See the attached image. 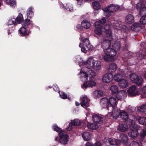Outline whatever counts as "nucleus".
Instances as JSON below:
<instances>
[{"mask_svg": "<svg viewBox=\"0 0 146 146\" xmlns=\"http://www.w3.org/2000/svg\"><path fill=\"white\" fill-rule=\"evenodd\" d=\"M2 2L1 1H0V6L1 5H2Z\"/></svg>", "mask_w": 146, "mask_h": 146, "instance_id": "obj_63", "label": "nucleus"}, {"mask_svg": "<svg viewBox=\"0 0 146 146\" xmlns=\"http://www.w3.org/2000/svg\"><path fill=\"white\" fill-rule=\"evenodd\" d=\"M33 8L32 7H30L27 11V18H31L33 16Z\"/></svg>", "mask_w": 146, "mask_h": 146, "instance_id": "obj_31", "label": "nucleus"}, {"mask_svg": "<svg viewBox=\"0 0 146 146\" xmlns=\"http://www.w3.org/2000/svg\"><path fill=\"white\" fill-rule=\"evenodd\" d=\"M141 137H144L146 135V129H143L140 133Z\"/></svg>", "mask_w": 146, "mask_h": 146, "instance_id": "obj_53", "label": "nucleus"}, {"mask_svg": "<svg viewBox=\"0 0 146 146\" xmlns=\"http://www.w3.org/2000/svg\"><path fill=\"white\" fill-rule=\"evenodd\" d=\"M111 116L113 118L115 119L117 118L119 116L122 119L125 120H126L128 117V115L127 112L124 111L120 112L119 110L117 111H114Z\"/></svg>", "mask_w": 146, "mask_h": 146, "instance_id": "obj_8", "label": "nucleus"}, {"mask_svg": "<svg viewBox=\"0 0 146 146\" xmlns=\"http://www.w3.org/2000/svg\"><path fill=\"white\" fill-rule=\"evenodd\" d=\"M140 22L142 24H146V15L143 16L140 19Z\"/></svg>", "mask_w": 146, "mask_h": 146, "instance_id": "obj_46", "label": "nucleus"}, {"mask_svg": "<svg viewBox=\"0 0 146 146\" xmlns=\"http://www.w3.org/2000/svg\"><path fill=\"white\" fill-rule=\"evenodd\" d=\"M117 67V65L114 63H112L110 64L108 69V71L109 72H113L115 71Z\"/></svg>", "mask_w": 146, "mask_h": 146, "instance_id": "obj_24", "label": "nucleus"}, {"mask_svg": "<svg viewBox=\"0 0 146 146\" xmlns=\"http://www.w3.org/2000/svg\"><path fill=\"white\" fill-rule=\"evenodd\" d=\"M16 23V20L15 19H9L8 21L7 24L8 25L14 24Z\"/></svg>", "mask_w": 146, "mask_h": 146, "instance_id": "obj_50", "label": "nucleus"}, {"mask_svg": "<svg viewBox=\"0 0 146 146\" xmlns=\"http://www.w3.org/2000/svg\"><path fill=\"white\" fill-rule=\"evenodd\" d=\"M101 65V62L100 61L96 60L92 68L95 70H98L100 69Z\"/></svg>", "mask_w": 146, "mask_h": 146, "instance_id": "obj_21", "label": "nucleus"}, {"mask_svg": "<svg viewBox=\"0 0 146 146\" xmlns=\"http://www.w3.org/2000/svg\"><path fill=\"white\" fill-rule=\"evenodd\" d=\"M137 57L140 60L146 58V52L145 51H142L137 54Z\"/></svg>", "mask_w": 146, "mask_h": 146, "instance_id": "obj_34", "label": "nucleus"}, {"mask_svg": "<svg viewBox=\"0 0 146 146\" xmlns=\"http://www.w3.org/2000/svg\"><path fill=\"white\" fill-rule=\"evenodd\" d=\"M108 141L111 145H117L119 144V141L118 140H116L114 138H110Z\"/></svg>", "mask_w": 146, "mask_h": 146, "instance_id": "obj_33", "label": "nucleus"}, {"mask_svg": "<svg viewBox=\"0 0 146 146\" xmlns=\"http://www.w3.org/2000/svg\"><path fill=\"white\" fill-rule=\"evenodd\" d=\"M98 13V11H96V10L95 11V15H96Z\"/></svg>", "mask_w": 146, "mask_h": 146, "instance_id": "obj_62", "label": "nucleus"}, {"mask_svg": "<svg viewBox=\"0 0 146 146\" xmlns=\"http://www.w3.org/2000/svg\"><path fill=\"white\" fill-rule=\"evenodd\" d=\"M113 76L111 74L107 73L104 75L102 78V81L105 82H110L113 79Z\"/></svg>", "mask_w": 146, "mask_h": 146, "instance_id": "obj_14", "label": "nucleus"}, {"mask_svg": "<svg viewBox=\"0 0 146 146\" xmlns=\"http://www.w3.org/2000/svg\"><path fill=\"white\" fill-rule=\"evenodd\" d=\"M105 32L106 33V35L103 38V42L102 44L103 48V45L105 42L106 43V45L107 46L109 43H110V46H111V44L112 40L111 32L110 30L109 29H105Z\"/></svg>", "mask_w": 146, "mask_h": 146, "instance_id": "obj_5", "label": "nucleus"}, {"mask_svg": "<svg viewBox=\"0 0 146 146\" xmlns=\"http://www.w3.org/2000/svg\"><path fill=\"white\" fill-rule=\"evenodd\" d=\"M113 26L115 27H122V28L123 29H124L125 30H126L127 29V28L125 26H122L121 25H119V23L118 22L116 21L115 23L113 24Z\"/></svg>", "mask_w": 146, "mask_h": 146, "instance_id": "obj_45", "label": "nucleus"}, {"mask_svg": "<svg viewBox=\"0 0 146 146\" xmlns=\"http://www.w3.org/2000/svg\"><path fill=\"white\" fill-rule=\"evenodd\" d=\"M109 104L113 108L115 107L117 105L116 99L115 97H111L109 100Z\"/></svg>", "mask_w": 146, "mask_h": 146, "instance_id": "obj_22", "label": "nucleus"}, {"mask_svg": "<svg viewBox=\"0 0 146 146\" xmlns=\"http://www.w3.org/2000/svg\"><path fill=\"white\" fill-rule=\"evenodd\" d=\"M84 139L86 141H89L91 138L90 134L88 132H85L82 134Z\"/></svg>", "mask_w": 146, "mask_h": 146, "instance_id": "obj_29", "label": "nucleus"}, {"mask_svg": "<svg viewBox=\"0 0 146 146\" xmlns=\"http://www.w3.org/2000/svg\"><path fill=\"white\" fill-rule=\"evenodd\" d=\"M87 126L88 128L92 129H96L98 128V125L95 123H88Z\"/></svg>", "mask_w": 146, "mask_h": 146, "instance_id": "obj_39", "label": "nucleus"}, {"mask_svg": "<svg viewBox=\"0 0 146 146\" xmlns=\"http://www.w3.org/2000/svg\"><path fill=\"white\" fill-rule=\"evenodd\" d=\"M142 91L146 95V86L144 87Z\"/></svg>", "mask_w": 146, "mask_h": 146, "instance_id": "obj_59", "label": "nucleus"}, {"mask_svg": "<svg viewBox=\"0 0 146 146\" xmlns=\"http://www.w3.org/2000/svg\"><path fill=\"white\" fill-rule=\"evenodd\" d=\"M95 28L94 32L96 34L99 35L102 34L103 29L102 25H100L99 22H96Z\"/></svg>", "mask_w": 146, "mask_h": 146, "instance_id": "obj_11", "label": "nucleus"}, {"mask_svg": "<svg viewBox=\"0 0 146 146\" xmlns=\"http://www.w3.org/2000/svg\"><path fill=\"white\" fill-rule=\"evenodd\" d=\"M54 131L59 133L60 139L58 137H56L54 139L55 141H58L62 144L65 145L67 143L68 136L66 132L63 130H61L60 128L57 125H54L53 126Z\"/></svg>", "mask_w": 146, "mask_h": 146, "instance_id": "obj_2", "label": "nucleus"}, {"mask_svg": "<svg viewBox=\"0 0 146 146\" xmlns=\"http://www.w3.org/2000/svg\"><path fill=\"white\" fill-rule=\"evenodd\" d=\"M32 24L33 22L32 21L28 19H26L24 21V26H27V25Z\"/></svg>", "mask_w": 146, "mask_h": 146, "instance_id": "obj_47", "label": "nucleus"}, {"mask_svg": "<svg viewBox=\"0 0 146 146\" xmlns=\"http://www.w3.org/2000/svg\"><path fill=\"white\" fill-rule=\"evenodd\" d=\"M81 40L83 42L84 45L86 46L88 50H93V46L90 43V42L88 38H85L84 39L82 38Z\"/></svg>", "mask_w": 146, "mask_h": 146, "instance_id": "obj_16", "label": "nucleus"}, {"mask_svg": "<svg viewBox=\"0 0 146 146\" xmlns=\"http://www.w3.org/2000/svg\"><path fill=\"white\" fill-rule=\"evenodd\" d=\"M118 130L124 132L127 131L128 129V127L126 125L123 124H120L117 128Z\"/></svg>", "mask_w": 146, "mask_h": 146, "instance_id": "obj_26", "label": "nucleus"}, {"mask_svg": "<svg viewBox=\"0 0 146 146\" xmlns=\"http://www.w3.org/2000/svg\"><path fill=\"white\" fill-rule=\"evenodd\" d=\"M128 82L126 79H123L118 83L119 86L122 88H126L128 86Z\"/></svg>", "mask_w": 146, "mask_h": 146, "instance_id": "obj_20", "label": "nucleus"}, {"mask_svg": "<svg viewBox=\"0 0 146 146\" xmlns=\"http://www.w3.org/2000/svg\"><path fill=\"white\" fill-rule=\"evenodd\" d=\"M136 8L140 10L139 14L141 16L146 15V4L145 2L141 0L136 5Z\"/></svg>", "mask_w": 146, "mask_h": 146, "instance_id": "obj_6", "label": "nucleus"}, {"mask_svg": "<svg viewBox=\"0 0 146 146\" xmlns=\"http://www.w3.org/2000/svg\"><path fill=\"white\" fill-rule=\"evenodd\" d=\"M120 8V6L115 4H112L108 6L106 8H104L102 10L105 12L104 15L107 17H109L111 13L117 11Z\"/></svg>", "mask_w": 146, "mask_h": 146, "instance_id": "obj_3", "label": "nucleus"}, {"mask_svg": "<svg viewBox=\"0 0 146 146\" xmlns=\"http://www.w3.org/2000/svg\"><path fill=\"white\" fill-rule=\"evenodd\" d=\"M139 123L141 124L146 125V117H141L138 119Z\"/></svg>", "mask_w": 146, "mask_h": 146, "instance_id": "obj_40", "label": "nucleus"}, {"mask_svg": "<svg viewBox=\"0 0 146 146\" xmlns=\"http://www.w3.org/2000/svg\"><path fill=\"white\" fill-rule=\"evenodd\" d=\"M141 25L137 23H135L131 27V29L133 31H139L141 28Z\"/></svg>", "mask_w": 146, "mask_h": 146, "instance_id": "obj_30", "label": "nucleus"}, {"mask_svg": "<svg viewBox=\"0 0 146 146\" xmlns=\"http://www.w3.org/2000/svg\"><path fill=\"white\" fill-rule=\"evenodd\" d=\"M127 136L124 134L121 135L118 140V141H119V143L121 142L123 143L127 142Z\"/></svg>", "mask_w": 146, "mask_h": 146, "instance_id": "obj_25", "label": "nucleus"}, {"mask_svg": "<svg viewBox=\"0 0 146 146\" xmlns=\"http://www.w3.org/2000/svg\"><path fill=\"white\" fill-rule=\"evenodd\" d=\"M92 118L94 122L97 123H100L103 120L101 116L98 114H94L92 116Z\"/></svg>", "mask_w": 146, "mask_h": 146, "instance_id": "obj_18", "label": "nucleus"}, {"mask_svg": "<svg viewBox=\"0 0 146 146\" xmlns=\"http://www.w3.org/2000/svg\"><path fill=\"white\" fill-rule=\"evenodd\" d=\"M123 76L121 74L117 73L113 76V79L116 81L119 82L123 79Z\"/></svg>", "mask_w": 146, "mask_h": 146, "instance_id": "obj_28", "label": "nucleus"}, {"mask_svg": "<svg viewBox=\"0 0 146 146\" xmlns=\"http://www.w3.org/2000/svg\"><path fill=\"white\" fill-rule=\"evenodd\" d=\"M85 146H94V145L89 142H87L85 145Z\"/></svg>", "mask_w": 146, "mask_h": 146, "instance_id": "obj_57", "label": "nucleus"}, {"mask_svg": "<svg viewBox=\"0 0 146 146\" xmlns=\"http://www.w3.org/2000/svg\"><path fill=\"white\" fill-rule=\"evenodd\" d=\"M83 27L82 26V24H78L77 26V28L78 29H79V30H82L83 29Z\"/></svg>", "mask_w": 146, "mask_h": 146, "instance_id": "obj_56", "label": "nucleus"}, {"mask_svg": "<svg viewBox=\"0 0 146 146\" xmlns=\"http://www.w3.org/2000/svg\"><path fill=\"white\" fill-rule=\"evenodd\" d=\"M110 90L111 91L112 94H115L118 91V87L116 85H112L110 86Z\"/></svg>", "mask_w": 146, "mask_h": 146, "instance_id": "obj_37", "label": "nucleus"}, {"mask_svg": "<svg viewBox=\"0 0 146 146\" xmlns=\"http://www.w3.org/2000/svg\"><path fill=\"white\" fill-rule=\"evenodd\" d=\"M137 110L138 111L143 112L146 111V104H144L137 107Z\"/></svg>", "mask_w": 146, "mask_h": 146, "instance_id": "obj_41", "label": "nucleus"}, {"mask_svg": "<svg viewBox=\"0 0 146 146\" xmlns=\"http://www.w3.org/2000/svg\"><path fill=\"white\" fill-rule=\"evenodd\" d=\"M71 124L72 125L76 126L79 125L80 124V121L78 119H74L73 120L71 121Z\"/></svg>", "mask_w": 146, "mask_h": 146, "instance_id": "obj_44", "label": "nucleus"}, {"mask_svg": "<svg viewBox=\"0 0 146 146\" xmlns=\"http://www.w3.org/2000/svg\"><path fill=\"white\" fill-rule=\"evenodd\" d=\"M106 43L105 42L103 44V50L104 54L102 55V58L106 61H113L114 60V56L116 54V50L120 48L118 45L117 48L116 47V45H114L113 48V46H110V43H108V46L106 45Z\"/></svg>", "mask_w": 146, "mask_h": 146, "instance_id": "obj_1", "label": "nucleus"}, {"mask_svg": "<svg viewBox=\"0 0 146 146\" xmlns=\"http://www.w3.org/2000/svg\"><path fill=\"white\" fill-rule=\"evenodd\" d=\"M125 20L127 24H131L134 22V17L131 14H128L125 17Z\"/></svg>", "mask_w": 146, "mask_h": 146, "instance_id": "obj_19", "label": "nucleus"}, {"mask_svg": "<svg viewBox=\"0 0 146 146\" xmlns=\"http://www.w3.org/2000/svg\"><path fill=\"white\" fill-rule=\"evenodd\" d=\"M80 74L81 76V78L82 80H86L87 79L88 76L87 74V71L86 72H83L81 71Z\"/></svg>", "mask_w": 146, "mask_h": 146, "instance_id": "obj_42", "label": "nucleus"}, {"mask_svg": "<svg viewBox=\"0 0 146 146\" xmlns=\"http://www.w3.org/2000/svg\"><path fill=\"white\" fill-rule=\"evenodd\" d=\"M83 46V45L81 44L80 43V44L79 45V46L80 47L82 48L81 51H82V52L85 53H87V50L84 47H82Z\"/></svg>", "mask_w": 146, "mask_h": 146, "instance_id": "obj_51", "label": "nucleus"}, {"mask_svg": "<svg viewBox=\"0 0 146 146\" xmlns=\"http://www.w3.org/2000/svg\"><path fill=\"white\" fill-rule=\"evenodd\" d=\"M127 96L126 92L124 90H122L117 93L116 97L118 100H122L126 98Z\"/></svg>", "mask_w": 146, "mask_h": 146, "instance_id": "obj_13", "label": "nucleus"}, {"mask_svg": "<svg viewBox=\"0 0 146 146\" xmlns=\"http://www.w3.org/2000/svg\"><path fill=\"white\" fill-rule=\"evenodd\" d=\"M4 1L12 8L15 7L16 5V2L14 0H5Z\"/></svg>", "mask_w": 146, "mask_h": 146, "instance_id": "obj_27", "label": "nucleus"}, {"mask_svg": "<svg viewBox=\"0 0 146 146\" xmlns=\"http://www.w3.org/2000/svg\"><path fill=\"white\" fill-rule=\"evenodd\" d=\"M65 8L67 10L70 11H71L73 9L72 6L71 4L69 3L66 4V6H65Z\"/></svg>", "mask_w": 146, "mask_h": 146, "instance_id": "obj_48", "label": "nucleus"}, {"mask_svg": "<svg viewBox=\"0 0 146 146\" xmlns=\"http://www.w3.org/2000/svg\"><path fill=\"white\" fill-rule=\"evenodd\" d=\"M72 125L70 123L69 124V126H68L67 128V129L68 131H70L72 130Z\"/></svg>", "mask_w": 146, "mask_h": 146, "instance_id": "obj_55", "label": "nucleus"}, {"mask_svg": "<svg viewBox=\"0 0 146 146\" xmlns=\"http://www.w3.org/2000/svg\"><path fill=\"white\" fill-rule=\"evenodd\" d=\"M103 93L102 91L96 90L93 93V96L95 98H97L101 97L103 95Z\"/></svg>", "mask_w": 146, "mask_h": 146, "instance_id": "obj_23", "label": "nucleus"}, {"mask_svg": "<svg viewBox=\"0 0 146 146\" xmlns=\"http://www.w3.org/2000/svg\"><path fill=\"white\" fill-rule=\"evenodd\" d=\"M94 146H102V144L100 142H98L94 145Z\"/></svg>", "mask_w": 146, "mask_h": 146, "instance_id": "obj_58", "label": "nucleus"}, {"mask_svg": "<svg viewBox=\"0 0 146 146\" xmlns=\"http://www.w3.org/2000/svg\"><path fill=\"white\" fill-rule=\"evenodd\" d=\"M96 60L92 57H90L84 62L86 66L88 68H92Z\"/></svg>", "mask_w": 146, "mask_h": 146, "instance_id": "obj_12", "label": "nucleus"}, {"mask_svg": "<svg viewBox=\"0 0 146 146\" xmlns=\"http://www.w3.org/2000/svg\"><path fill=\"white\" fill-rule=\"evenodd\" d=\"M16 20V22L17 21L18 23H20L23 20V15L21 14H19Z\"/></svg>", "mask_w": 146, "mask_h": 146, "instance_id": "obj_43", "label": "nucleus"}, {"mask_svg": "<svg viewBox=\"0 0 146 146\" xmlns=\"http://www.w3.org/2000/svg\"><path fill=\"white\" fill-rule=\"evenodd\" d=\"M127 91L128 95L130 96H135L138 94L136 87L135 86H132L130 87Z\"/></svg>", "mask_w": 146, "mask_h": 146, "instance_id": "obj_9", "label": "nucleus"}, {"mask_svg": "<svg viewBox=\"0 0 146 146\" xmlns=\"http://www.w3.org/2000/svg\"><path fill=\"white\" fill-rule=\"evenodd\" d=\"M76 106H78L80 105V103L77 102H76Z\"/></svg>", "mask_w": 146, "mask_h": 146, "instance_id": "obj_60", "label": "nucleus"}, {"mask_svg": "<svg viewBox=\"0 0 146 146\" xmlns=\"http://www.w3.org/2000/svg\"><path fill=\"white\" fill-rule=\"evenodd\" d=\"M92 6L93 8L96 10H98L101 8L100 5L98 1L93 2L92 3Z\"/></svg>", "mask_w": 146, "mask_h": 146, "instance_id": "obj_38", "label": "nucleus"}, {"mask_svg": "<svg viewBox=\"0 0 146 146\" xmlns=\"http://www.w3.org/2000/svg\"><path fill=\"white\" fill-rule=\"evenodd\" d=\"M80 104L84 108L86 109L89 106V100L86 96L83 95L80 98Z\"/></svg>", "mask_w": 146, "mask_h": 146, "instance_id": "obj_10", "label": "nucleus"}, {"mask_svg": "<svg viewBox=\"0 0 146 146\" xmlns=\"http://www.w3.org/2000/svg\"><path fill=\"white\" fill-rule=\"evenodd\" d=\"M82 26L84 28L88 29L90 27L91 24L86 21H84L82 23Z\"/></svg>", "mask_w": 146, "mask_h": 146, "instance_id": "obj_35", "label": "nucleus"}, {"mask_svg": "<svg viewBox=\"0 0 146 146\" xmlns=\"http://www.w3.org/2000/svg\"><path fill=\"white\" fill-rule=\"evenodd\" d=\"M88 78L90 77L91 79L94 77L96 76V73L93 70H89L87 71Z\"/></svg>", "mask_w": 146, "mask_h": 146, "instance_id": "obj_36", "label": "nucleus"}, {"mask_svg": "<svg viewBox=\"0 0 146 146\" xmlns=\"http://www.w3.org/2000/svg\"><path fill=\"white\" fill-rule=\"evenodd\" d=\"M27 27V26H25V27L23 26L19 29V33L21 35H24L28 34L26 29Z\"/></svg>", "mask_w": 146, "mask_h": 146, "instance_id": "obj_32", "label": "nucleus"}, {"mask_svg": "<svg viewBox=\"0 0 146 146\" xmlns=\"http://www.w3.org/2000/svg\"><path fill=\"white\" fill-rule=\"evenodd\" d=\"M135 110V108L133 107H130L128 109V112L130 113L134 111Z\"/></svg>", "mask_w": 146, "mask_h": 146, "instance_id": "obj_54", "label": "nucleus"}, {"mask_svg": "<svg viewBox=\"0 0 146 146\" xmlns=\"http://www.w3.org/2000/svg\"><path fill=\"white\" fill-rule=\"evenodd\" d=\"M61 98L63 99H65L67 98V95L64 92H61L60 94Z\"/></svg>", "mask_w": 146, "mask_h": 146, "instance_id": "obj_52", "label": "nucleus"}, {"mask_svg": "<svg viewBox=\"0 0 146 146\" xmlns=\"http://www.w3.org/2000/svg\"><path fill=\"white\" fill-rule=\"evenodd\" d=\"M129 122L130 128L131 131L130 132L128 133V135L131 137L133 138L136 137L138 135V126L135 124V121L130 119Z\"/></svg>", "mask_w": 146, "mask_h": 146, "instance_id": "obj_4", "label": "nucleus"}, {"mask_svg": "<svg viewBox=\"0 0 146 146\" xmlns=\"http://www.w3.org/2000/svg\"><path fill=\"white\" fill-rule=\"evenodd\" d=\"M109 99L107 98H102L100 101V104L103 108H106L109 106Z\"/></svg>", "mask_w": 146, "mask_h": 146, "instance_id": "obj_17", "label": "nucleus"}, {"mask_svg": "<svg viewBox=\"0 0 146 146\" xmlns=\"http://www.w3.org/2000/svg\"><path fill=\"white\" fill-rule=\"evenodd\" d=\"M144 75L145 78L146 79V70L145 71Z\"/></svg>", "mask_w": 146, "mask_h": 146, "instance_id": "obj_61", "label": "nucleus"}, {"mask_svg": "<svg viewBox=\"0 0 146 146\" xmlns=\"http://www.w3.org/2000/svg\"><path fill=\"white\" fill-rule=\"evenodd\" d=\"M96 83L94 81L90 80L85 82L83 85L82 86V87L84 88H86L87 87H92L96 86Z\"/></svg>", "mask_w": 146, "mask_h": 146, "instance_id": "obj_15", "label": "nucleus"}, {"mask_svg": "<svg viewBox=\"0 0 146 146\" xmlns=\"http://www.w3.org/2000/svg\"><path fill=\"white\" fill-rule=\"evenodd\" d=\"M96 22H99L100 25H104L105 23L106 22V19L105 17H102L101 20Z\"/></svg>", "mask_w": 146, "mask_h": 146, "instance_id": "obj_49", "label": "nucleus"}, {"mask_svg": "<svg viewBox=\"0 0 146 146\" xmlns=\"http://www.w3.org/2000/svg\"><path fill=\"white\" fill-rule=\"evenodd\" d=\"M130 79L131 81L140 86L143 83V78L140 76L139 77L137 74L133 73L129 76Z\"/></svg>", "mask_w": 146, "mask_h": 146, "instance_id": "obj_7", "label": "nucleus"}]
</instances>
